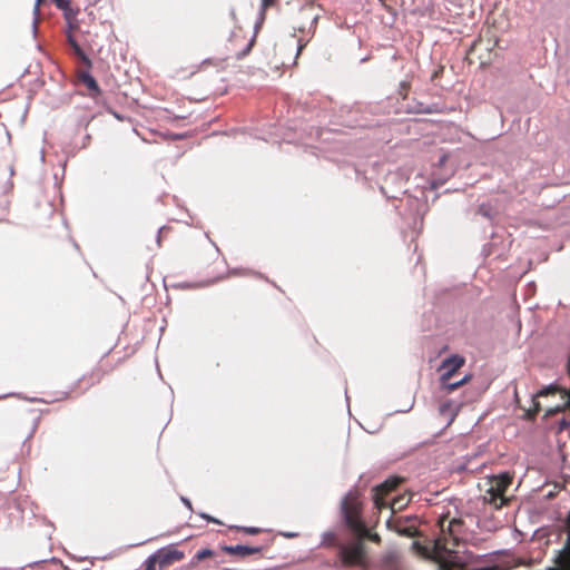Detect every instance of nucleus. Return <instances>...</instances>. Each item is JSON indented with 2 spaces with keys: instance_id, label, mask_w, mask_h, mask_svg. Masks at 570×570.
<instances>
[{
  "instance_id": "f257e3e1",
  "label": "nucleus",
  "mask_w": 570,
  "mask_h": 570,
  "mask_svg": "<svg viewBox=\"0 0 570 570\" xmlns=\"http://www.w3.org/2000/svg\"><path fill=\"white\" fill-rule=\"evenodd\" d=\"M341 510L346 525L362 539H370L373 542H380L377 533H371L362 520L358 518L360 502L354 492H348L341 503Z\"/></svg>"
},
{
  "instance_id": "f03ea898",
  "label": "nucleus",
  "mask_w": 570,
  "mask_h": 570,
  "mask_svg": "<svg viewBox=\"0 0 570 570\" xmlns=\"http://www.w3.org/2000/svg\"><path fill=\"white\" fill-rule=\"evenodd\" d=\"M511 476L508 473L488 476L482 483L484 491L483 499L485 502L500 508L504 502V492L510 485Z\"/></svg>"
},
{
  "instance_id": "7ed1b4c3",
  "label": "nucleus",
  "mask_w": 570,
  "mask_h": 570,
  "mask_svg": "<svg viewBox=\"0 0 570 570\" xmlns=\"http://www.w3.org/2000/svg\"><path fill=\"white\" fill-rule=\"evenodd\" d=\"M340 554L344 563L357 564L364 557V544L358 538L355 542L348 546L340 547Z\"/></svg>"
},
{
  "instance_id": "20e7f679",
  "label": "nucleus",
  "mask_w": 570,
  "mask_h": 570,
  "mask_svg": "<svg viewBox=\"0 0 570 570\" xmlns=\"http://www.w3.org/2000/svg\"><path fill=\"white\" fill-rule=\"evenodd\" d=\"M154 560L158 563V569L163 570L167 566L175 561H179L184 558V552L173 547H166L158 549L154 554Z\"/></svg>"
},
{
  "instance_id": "39448f33",
  "label": "nucleus",
  "mask_w": 570,
  "mask_h": 570,
  "mask_svg": "<svg viewBox=\"0 0 570 570\" xmlns=\"http://www.w3.org/2000/svg\"><path fill=\"white\" fill-rule=\"evenodd\" d=\"M464 358L458 354L451 355L450 357L442 361L440 371L441 374V383L445 384L451 376L464 364Z\"/></svg>"
},
{
  "instance_id": "423d86ee",
  "label": "nucleus",
  "mask_w": 570,
  "mask_h": 570,
  "mask_svg": "<svg viewBox=\"0 0 570 570\" xmlns=\"http://www.w3.org/2000/svg\"><path fill=\"white\" fill-rule=\"evenodd\" d=\"M401 482L400 478H390L385 480L383 483L377 485L375 488V494H374V503L377 508H382L385 505V502L383 501V498L381 497V493H387L392 490H394L399 483Z\"/></svg>"
},
{
  "instance_id": "0eeeda50",
  "label": "nucleus",
  "mask_w": 570,
  "mask_h": 570,
  "mask_svg": "<svg viewBox=\"0 0 570 570\" xmlns=\"http://www.w3.org/2000/svg\"><path fill=\"white\" fill-rule=\"evenodd\" d=\"M223 550L228 554L238 556V557L244 558L246 556L261 552L262 548L236 544V546H225L223 548Z\"/></svg>"
},
{
  "instance_id": "6e6552de",
  "label": "nucleus",
  "mask_w": 570,
  "mask_h": 570,
  "mask_svg": "<svg viewBox=\"0 0 570 570\" xmlns=\"http://www.w3.org/2000/svg\"><path fill=\"white\" fill-rule=\"evenodd\" d=\"M80 80L91 91V96L92 97L96 98V97H98L101 94V90H100V88L98 86V82L96 81V79L90 73H88V72L81 73Z\"/></svg>"
},
{
  "instance_id": "1a4fd4ad",
  "label": "nucleus",
  "mask_w": 570,
  "mask_h": 570,
  "mask_svg": "<svg viewBox=\"0 0 570 570\" xmlns=\"http://www.w3.org/2000/svg\"><path fill=\"white\" fill-rule=\"evenodd\" d=\"M410 499L405 495H401L395 498L391 503V509L393 511L403 509L407 503Z\"/></svg>"
},
{
  "instance_id": "9d476101",
  "label": "nucleus",
  "mask_w": 570,
  "mask_h": 570,
  "mask_svg": "<svg viewBox=\"0 0 570 570\" xmlns=\"http://www.w3.org/2000/svg\"><path fill=\"white\" fill-rule=\"evenodd\" d=\"M471 379L470 375H465L463 376L460 381H456V382H453V383H450L449 381L445 383V384H442L449 392L451 391H454L456 390L458 387H460L462 384H464L465 382H468L469 380Z\"/></svg>"
},
{
  "instance_id": "9b49d317",
  "label": "nucleus",
  "mask_w": 570,
  "mask_h": 570,
  "mask_svg": "<svg viewBox=\"0 0 570 570\" xmlns=\"http://www.w3.org/2000/svg\"><path fill=\"white\" fill-rule=\"evenodd\" d=\"M478 213L488 219H492L494 216L492 207L488 204H481L478 208Z\"/></svg>"
},
{
  "instance_id": "f8f14e48",
  "label": "nucleus",
  "mask_w": 570,
  "mask_h": 570,
  "mask_svg": "<svg viewBox=\"0 0 570 570\" xmlns=\"http://www.w3.org/2000/svg\"><path fill=\"white\" fill-rule=\"evenodd\" d=\"M213 554H214V552L210 549H203V550H199L195 554V559H196V561H200V560L212 557Z\"/></svg>"
},
{
  "instance_id": "ddd939ff",
  "label": "nucleus",
  "mask_w": 570,
  "mask_h": 570,
  "mask_svg": "<svg viewBox=\"0 0 570 570\" xmlns=\"http://www.w3.org/2000/svg\"><path fill=\"white\" fill-rule=\"evenodd\" d=\"M335 539V534L333 532H325L323 533L322 544L330 546Z\"/></svg>"
},
{
  "instance_id": "4468645a",
  "label": "nucleus",
  "mask_w": 570,
  "mask_h": 570,
  "mask_svg": "<svg viewBox=\"0 0 570 570\" xmlns=\"http://www.w3.org/2000/svg\"><path fill=\"white\" fill-rule=\"evenodd\" d=\"M157 567L158 563L156 562V560H154V557L150 556L146 561L145 570H159Z\"/></svg>"
},
{
  "instance_id": "2eb2a0df",
  "label": "nucleus",
  "mask_w": 570,
  "mask_h": 570,
  "mask_svg": "<svg viewBox=\"0 0 570 570\" xmlns=\"http://www.w3.org/2000/svg\"><path fill=\"white\" fill-rule=\"evenodd\" d=\"M69 42H70L71 47L73 48L75 52L79 57L85 58V53H83L82 49L79 47V45L77 43V41L75 39L70 38Z\"/></svg>"
},
{
  "instance_id": "dca6fc26",
  "label": "nucleus",
  "mask_w": 570,
  "mask_h": 570,
  "mask_svg": "<svg viewBox=\"0 0 570 570\" xmlns=\"http://www.w3.org/2000/svg\"><path fill=\"white\" fill-rule=\"evenodd\" d=\"M53 2L57 6V8L61 9V10H67L70 6L69 0H53Z\"/></svg>"
},
{
  "instance_id": "f3484780",
  "label": "nucleus",
  "mask_w": 570,
  "mask_h": 570,
  "mask_svg": "<svg viewBox=\"0 0 570 570\" xmlns=\"http://www.w3.org/2000/svg\"><path fill=\"white\" fill-rule=\"evenodd\" d=\"M240 529L248 534H257L261 532V529L256 527H244Z\"/></svg>"
},
{
  "instance_id": "a211bd4d",
  "label": "nucleus",
  "mask_w": 570,
  "mask_h": 570,
  "mask_svg": "<svg viewBox=\"0 0 570 570\" xmlns=\"http://www.w3.org/2000/svg\"><path fill=\"white\" fill-rule=\"evenodd\" d=\"M397 532L402 535H405V537H412L413 535V530L411 528H402V529H397Z\"/></svg>"
},
{
  "instance_id": "6ab92c4d",
  "label": "nucleus",
  "mask_w": 570,
  "mask_h": 570,
  "mask_svg": "<svg viewBox=\"0 0 570 570\" xmlns=\"http://www.w3.org/2000/svg\"><path fill=\"white\" fill-rule=\"evenodd\" d=\"M200 517L207 521H210V522H214V523H219V521L213 517H210L209 514H206V513H200Z\"/></svg>"
},
{
  "instance_id": "aec40b11",
  "label": "nucleus",
  "mask_w": 570,
  "mask_h": 570,
  "mask_svg": "<svg viewBox=\"0 0 570 570\" xmlns=\"http://www.w3.org/2000/svg\"><path fill=\"white\" fill-rule=\"evenodd\" d=\"M181 502L189 509L191 510V502L189 501V499L185 498V497H181Z\"/></svg>"
},
{
  "instance_id": "412c9836",
  "label": "nucleus",
  "mask_w": 570,
  "mask_h": 570,
  "mask_svg": "<svg viewBox=\"0 0 570 570\" xmlns=\"http://www.w3.org/2000/svg\"><path fill=\"white\" fill-rule=\"evenodd\" d=\"M273 0H262V9H266L268 6H271Z\"/></svg>"
},
{
  "instance_id": "4be33fe9",
  "label": "nucleus",
  "mask_w": 570,
  "mask_h": 570,
  "mask_svg": "<svg viewBox=\"0 0 570 570\" xmlns=\"http://www.w3.org/2000/svg\"><path fill=\"white\" fill-rule=\"evenodd\" d=\"M41 1H42V0H37V1H36L35 8H33V12H35V14H38V12H39V4H40V2H41Z\"/></svg>"
},
{
  "instance_id": "5701e85b",
  "label": "nucleus",
  "mask_w": 570,
  "mask_h": 570,
  "mask_svg": "<svg viewBox=\"0 0 570 570\" xmlns=\"http://www.w3.org/2000/svg\"><path fill=\"white\" fill-rule=\"evenodd\" d=\"M252 45H253V41H250V42L248 43L247 48H245L244 55H245V53H247V52L250 50Z\"/></svg>"
},
{
  "instance_id": "b1692460",
  "label": "nucleus",
  "mask_w": 570,
  "mask_h": 570,
  "mask_svg": "<svg viewBox=\"0 0 570 570\" xmlns=\"http://www.w3.org/2000/svg\"><path fill=\"white\" fill-rule=\"evenodd\" d=\"M286 535H287L288 538H292V537H294V533H288V534H286Z\"/></svg>"
}]
</instances>
